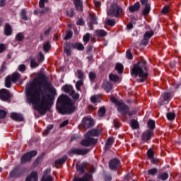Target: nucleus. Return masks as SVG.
<instances>
[{"label": "nucleus", "instance_id": "f257e3e1", "mask_svg": "<svg viewBox=\"0 0 181 181\" xmlns=\"http://www.w3.org/2000/svg\"><path fill=\"white\" fill-rule=\"evenodd\" d=\"M42 87H44L49 93L56 94V88L50 83L47 82V77L42 73L38 74L37 78H35L33 82L27 84L25 93L27 103L34 105L35 110L38 111L40 115H45L49 108V105H50L52 99L50 95H43Z\"/></svg>", "mask_w": 181, "mask_h": 181}, {"label": "nucleus", "instance_id": "f03ea898", "mask_svg": "<svg viewBox=\"0 0 181 181\" xmlns=\"http://www.w3.org/2000/svg\"><path fill=\"white\" fill-rule=\"evenodd\" d=\"M57 109L59 114H73L76 111V106L69 96L62 95L57 100Z\"/></svg>", "mask_w": 181, "mask_h": 181}, {"label": "nucleus", "instance_id": "7ed1b4c3", "mask_svg": "<svg viewBox=\"0 0 181 181\" xmlns=\"http://www.w3.org/2000/svg\"><path fill=\"white\" fill-rule=\"evenodd\" d=\"M131 74L134 77H139L137 81L139 83H144V81L148 78V76L146 62L143 60L134 64L131 71Z\"/></svg>", "mask_w": 181, "mask_h": 181}, {"label": "nucleus", "instance_id": "20e7f679", "mask_svg": "<svg viewBox=\"0 0 181 181\" xmlns=\"http://www.w3.org/2000/svg\"><path fill=\"white\" fill-rule=\"evenodd\" d=\"M110 100L113 104H115L117 107V111L120 112L122 115H125V114H128V115H134L135 112H129V107L128 105H125L124 103L121 101H118L117 98L115 97H111Z\"/></svg>", "mask_w": 181, "mask_h": 181}, {"label": "nucleus", "instance_id": "39448f33", "mask_svg": "<svg viewBox=\"0 0 181 181\" xmlns=\"http://www.w3.org/2000/svg\"><path fill=\"white\" fill-rule=\"evenodd\" d=\"M124 14V11L122 8L117 4H112L110 8L107 11V15L109 16H115L119 18L121 15Z\"/></svg>", "mask_w": 181, "mask_h": 181}, {"label": "nucleus", "instance_id": "423d86ee", "mask_svg": "<svg viewBox=\"0 0 181 181\" xmlns=\"http://www.w3.org/2000/svg\"><path fill=\"white\" fill-rule=\"evenodd\" d=\"M36 155H37V151L35 150L27 152L21 157V163L24 165V163H27V162H30V160H32V158H34V156H36Z\"/></svg>", "mask_w": 181, "mask_h": 181}, {"label": "nucleus", "instance_id": "0eeeda50", "mask_svg": "<svg viewBox=\"0 0 181 181\" xmlns=\"http://www.w3.org/2000/svg\"><path fill=\"white\" fill-rule=\"evenodd\" d=\"M86 139L82 140L81 142V145L82 146H90L91 145H95L97 144V139H94L93 137H85Z\"/></svg>", "mask_w": 181, "mask_h": 181}, {"label": "nucleus", "instance_id": "6e6552de", "mask_svg": "<svg viewBox=\"0 0 181 181\" xmlns=\"http://www.w3.org/2000/svg\"><path fill=\"white\" fill-rule=\"evenodd\" d=\"M89 151H90V150H88V149L74 148V149H71L69 152V155L70 156H71L73 154H74V155H87V153H88Z\"/></svg>", "mask_w": 181, "mask_h": 181}, {"label": "nucleus", "instance_id": "1a4fd4ad", "mask_svg": "<svg viewBox=\"0 0 181 181\" xmlns=\"http://www.w3.org/2000/svg\"><path fill=\"white\" fill-rule=\"evenodd\" d=\"M84 128H91L94 125V120L91 117H85L82 120Z\"/></svg>", "mask_w": 181, "mask_h": 181}, {"label": "nucleus", "instance_id": "9d476101", "mask_svg": "<svg viewBox=\"0 0 181 181\" xmlns=\"http://www.w3.org/2000/svg\"><path fill=\"white\" fill-rule=\"evenodd\" d=\"M93 175L91 173H86L83 177H75L73 181H92Z\"/></svg>", "mask_w": 181, "mask_h": 181}, {"label": "nucleus", "instance_id": "9b49d317", "mask_svg": "<svg viewBox=\"0 0 181 181\" xmlns=\"http://www.w3.org/2000/svg\"><path fill=\"white\" fill-rule=\"evenodd\" d=\"M10 97L11 93H9L8 90L1 89L0 90V100H2V101H6L7 100H9Z\"/></svg>", "mask_w": 181, "mask_h": 181}, {"label": "nucleus", "instance_id": "f8f14e48", "mask_svg": "<svg viewBox=\"0 0 181 181\" xmlns=\"http://www.w3.org/2000/svg\"><path fill=\"white\" fill-rule=\"evenodd\" d=\"M109 168L111 170H115L119 168V160L117 158L112 159L109 163Z\"/></svg>", "mask_w": 181, "mask_h": 181}, {"label": "nucleus", "instance_id": "ddd939ff", "mask_svg": "<svg viewBox=\"0 0 181 181\" xmlns=\"http://www.w3.org/2000/svg\"><path fill=\"white\" fill-rule=\"evenodd\" d=\"M100 135H101L100 130L92 129L85 134V138H93V136H100Z\"/></svg>", "mask_w": 181, "mask_h": 181}, {"label": "nucleus", "instance_id": "4468645a", "mask_svg": "<svg viewBox=\"0 0 181 181\" xmlns=\"http://www.w3.org/2000/svg\"><path fill=\"white\" fill-rule=\"evenodd\" d=\"M152 135H153V131L146 130L142 134V140L144 141V142H148V141L152 138Z\"/></svg>", "mask_w": 181, "mask_h": 181}, {"label": "nucleus", "instance_id": "2eb2a0df", "mask_svg": "<svg viewBox=\"0 0 181 181\" xmlns=\"http://www.w3.org/2000/svg\"><path fill=\"white\" fill-rule=\"evenodd\" d=\"M41 181H53V178L50 175V169L44 171Z\"/></svg>", "mask_w": 181, "mask_h": 181}, {"label": "nucleus", "instance_id": "dca6fc26", "mask_svg": "<svg viewBox=\"0 0 181 181\" xmlns=\"http://www.w3.org/2000/svg\"><path fill=\"white\" fill-rule=\"evenodd\" d=\"M38 174L36 171H33L30 175L27 176L25 181H37Z\"/></svg>", "mask_w": 181, "mask_h": 181}, {"label": "nucleus", "instance_id": "f3484780", "mask_svg": "<svg viewBox=\"0 0 181 181\" xmlns=\"http://www.w3.org/2000/svg\"><path fill=\"white\" fill-rule=\"evenodd\" d=\"M90 23L89 24V29H90V30H93V25H97L98 23L97 22V17L95 16V15L90 14Z\"/></svg>", "mask_w": 181, "mask_h": 181}, {"label": "nucleus", "instance_id": "a211bd4d", "mask_svg": "<svg viewBox=\"0 0 181 181\" xmlns=\"http://www.w3.org/2000/svg\"><path fill=\"white\" fill-rule=\"evenodd\" d=\"M10 117L14 121H23V116L21 114L12 112L11 113Z\"/></svg>", "mask_w": 181, "mask_h": 181}, {"label": "nucleus", "instance_id": "6ab92c4d", "mask_svg": "<svg viewBox=\"0 0 181 181\" xmlns=\"http://www.w3.org/2000/svg\"><path fill=\"white\" fill-rule=\"evenodd\" d=\"M139 8H141V5L139 4V2H137L134 5L130 6L129 7V11L132 13L134 12H136L137 11H139Z\"/></svg>", "mask_w": 181, "mask_h": 181}, {"label": "nucleus", "instance_id": "aec40b11", "mask_svg": "<svg viewBox=\"0 0 181 181\" xmlns=\"http://www.w3.org/2000/svg\"><path fill=\"white\" fill-rule=\"evenodd\" d=\"M62 90L63 91H64V93H66L67 94H70L74 90V89H73V86H70V85H65L62 87Z\"/></svg>", "mask_w": 181, "mask_h": 181}, {"label": "nucleus", "instance_id": "412c9836", "mask_svg": "<svg viewBox=\"0 0 181 181\" xmlns=\"http://www.w3.org/2000/svg\"><path fill=\"white\" fill-rule=\"evenodd\" d=\"M11 78L12 83H16V81H18V80H21V74L16 72L13 74L12 76H10Z\"/></svg>", "mask_w": 181, "mask_h": 181}, {"label": "nucleus", "instance_id": "4be33fe9", "mask_svg": "<svg viewBox=\"0 0 181 181\" xmlns=\"http://www.w3.org/2000/svg\"><path fill=\"white\" fill-rule=\"evenodd\" d=\"M74 3L78 11H83V1L81 0H74Z\"/></svg>", "mask_w": 181, "mask_h": 181}, {"label": "nucleus", "instance_id": "5701e85b", "mask_svg": "<svg viewBox=\"0 0 181 181\" xmlns=\"http://www.w3.org/2000/svg\"><path fill=\"white\" fill-rule=\"evenodd\" d=\"M103 88H105L107 93H109V91H111V90H112V85L108 81H105L103 83Z\"/></svg>", "mask_w": 181, "mask_h": 181}, {"label": "nucleus", "instance_id": "b1692460", "mask_svg": "<svg viewBox=\"0 0 181 181\" xmlns=\"http://www.w3.org/2000/svg\"><path fill=\"white\" fill-rule=\"evenodd\" d=\"M86 166H87V163H83L81 165H77L76 169L78 172H79L80 173H84V170L86 169Z\"/></svg>", "mask_w": 181, "mask_h": 181}, {"label": "nucleus", "instance_id": "393cba45", "mask_svg": "<svg viewBox=\"0 0 181 181\" xmlns=\"http://www.w3.org/2000/svg\"><path fill=\"white\" fill-rule=\"evenodd\" d=\"M109 78L110 81H114L115 83H118L120 81L119 76L118 75H115L114 74H110L109 75Z\"/></svg>", "mask_w": 181, "mask_h": 181}, {"label": "nucleus", "instance_id": "a878e982", "mask_svg": "<svg viewBox=\"0 0 181 181\" xmlns=\"http://www.w3.org/2000/svg\"><path fill=\"white\" fill-rule=\"evenodd\" d=\"M4 34L6 36H10V35L12 34V28H11V25L9 24H6V27L4 28Z\"/></svg>", "mask_w": 181, "mask_h": 181}, {"label": "nucleus", "instance_id": "bb28decb", "mask_svg": "<svg viewBox=\"0 0 181 181\" xmlns=\"http://www.w3.org/2000/svg\"><path fill=\"white\" fill-rule=\"evenodd\" d=\"M161 98H163L164 101H167V103H169V101H170V99L172 98V95L169 93H164L161 95Z\"/></svg>", "mask_w": 181, "mask_h": 181}, {"label": "nucleus", "instance_id": "cd10ccee", "mask_svg": "<svg viewBox=\"0 0 181 181\" xmlns=\"http://www.w3.org/2000/svg\"><path fill=\"white\" fill-rule=\"evenodd\" d=\"M169 174L168 173H162L158 175V179H160V180H167Z\"/></svg>", "mask_w": 181, "mask_h": 181}, {"label": "nucleus", "instance_id": "c85d7f7f", "mask_svg": "<svg viewBox=\"0 0 181 181\" xmlns=\"http://www.w3.org/2000/svg\"><path fill=\"white\" fill-rule=\"evenodd\" d=\"M148 128H149L148 131H153L155 129V121L150 119L147 122Z\"/></svg>", "mask_w": 181, "mask_h": 181}, {"label": "nucleus", "instance_id": "c756f323", "mask_svg": "<svg viewBox=\"0 0 181 181\" xmlns=\"http://www.w3.org/2000/svg\"><path fill=\"white\" fill-rule=\"evenodd\" d=\"M112 144H114V138H112V137L108 138V139L107 140L106 144H105V148L108 149V148H111Z\"/></svg>", "mask_w": 181, "mask_h": 181}, {"label": "nucleus", "instance_id": "7c9ffc66", "mask_svg": "<svg viewBox=\"0 0 181 181\" xmlns=\"http://www.w3.org/2000/svg\"><path fill=\"white\" fill-rule=\"evenodd\" d=\"M11 86H12V79L11 76H8L5 80V86L7 88H11Z\"/></svg>", "mask_w": 181, "mask_h": 181}, {"label": "nucleus", "instance_id": "2f4dec72", "mask_svg": "<svg viewBox=\"0 0 181 181\" xmlns=\"http://www.w3.org/2000/svg\"><path fill=\"white\" fill-rule=\"evenodd\" d=\"M166 117L168 121H173V119L176 118V114H175V112H168L167 113Z\"/></svg>", "mask_w": 181, "mask_h": 181}, {"label": "nucleus", "instance_id": "473e14b6", "mask_svg": "<svg viewBox=\"0 0 181 181\" xmlns=\"http://www.w3.org/2000/svg\"><path fill=\"white\" fill-rule=\"evenodd\" d=\"M66 160H67V156H64L63 158L57 160L55 163L57 165H63Z\"/></svg>", "mask_w": 181, "mask_h": 181}, {"label": "nucleus", "instance_id": "72a5a7b5", "mask_svg": "<svg viewBox=\"0 0 181 181\" xmlns=\"http://www.w3.org/2000/svg\"><path fill=\"white\" fill-rule=\"evenodd\" d=\"M95 34L97 36L103 37L107 35V32H105V30H96Z\"/></svg>", "mask_w": 181, "mask_h": 181}, {"label": "nucleus", "instance_id": "f704fd0d", "mask_svg": "<svg viewBox=\"0 0 181 181\" xmlns=\"http://www.w3.org/2000/svg\"><path fill=\"white\" fill-rule=\"evenodd\" d=\"M131 127L133 129H138L139 128V123L136 120H132Z\"/></svg>", "mask_w": 181, "mask_h": 181}, {"label": "nucleus", "instance_id": "c9c22d12", "mask_svg": "<svg viewBox=\"0 0 181 181\" xmlns=\"http://www.w3.org/2000/svg\"><path fill=\"white\" fill-rule=\"evenodd\" d=\"M72 97L73 100H78L80 98V94L76 93V90H72L71 93L69 95Z\"/></svg>", "mask_w": 181, "mask_h": 181}, {"label": "nucleus", "instance_id": "e433bc0d", "mask_svg": "<svg viewBox=\"0 0 181 181\" xmlns=\"http://www.w3.org/2000/svg\"><path fill=\"white\" fill-rule=\"evenodd\" d=\"M151 12V5L146 4L144 9L143 10V15H148Z\"/></svg>", "mask_w": 181, "mask_h": 181}, {"label": "nucleus", "instance_id": "4c0bfd02", "mask_svg": "<svg viewBox=\"0 0 181 181\" xmlns=\"http://www.w3.org/2000/svg\"><path fill=\"white\" fill-rule=\"evenodd\" d=\"M74 49H77V50H83L84 49V45L83 44L78 42L74 44Z\"/></svg>", "mask_w": 181, "mask_h": 181}, {"label": "nucleus", "instance_id": "58836bf2", "mask_svg": "<svg viewBox=\"0 0 181 181\" xmlns=\"http://www.w3.org/2000/svg\"><path fill=\"white\" fill-rule=\"evenodd\" d=\"M115 69L118 73H122L124 71V66L122 64H117Z\"/></svg>", "mask_w": 181, "mask_h": 181}, {"label": "nucleus", "instance_id": "ea45409f", "mask_svg": "<svg viewBox=\"0 0 181 181\" xmlns=\"http://www.w3.org/2000/svg\"><path fill=\"white\" fill-rule=\"evenodd\" d=\"M98 114L99 117H104V115H105V107H100V109L98 111Z\"/></svg>", "mask_w": 181, "mask_h": 181}, {"label": "nucleus", "instance_id": "a19ab883", "mask_svg": "<svg viewBox=\"0 0 181 181\" xmlns=\"http://www.w3.org/2000/svg\"><path fill=\"white\" fill-rule=\"evenodd\" d=\"M53 129V125L52 124H49L47 127V129H45L43 132H42V135L45 136L47 135V134H49L50 132V130Z\"/></svg>", "mask_w": 181, "mask_h": 181}, {"label": "nucleus", "instance_id": "79ce46f5", "mask_svg": "<svg viewBox=\"0 0 181 181\" xmlns=\"http://www.w3.org/2000/svg\"><path fill=\"white\" fill-rule=\"evenodd\" d=\"M153 33H154L153 30L147 31L145 33L144 36L149 40L152 37V36H153Z\"/></svg>", "mask_w": 181, "mask_h": 181}, {"label": "nucleus", "instance_id": "37998d69", "mask_svg": "<svg viewBox=\"0 0 181 181\" xmlns=\"http://www.w3.org/2000/svg\"><path fill=\"white\" fill-rule=\"evenodd\" d=\"M77 76L79 80L83 81L84 80V73L81 70L77 71Z\"/></svg>", "mask_w": 181, "mask_h": 181}, {"label": "nucleus", "instance_id": "c03bdc74", "mask_svg": "<svg viewBox=\"0 0 181 181\" xmlns=\"http://www.w3.org/2000/svg\"><path fill=\"white\" fill-rule=\"evenodd\" d=\"M106 23L107 25H109V26H115V20L114 19H106Z\"/></svg>", "mask_w": 181, "mask_h": 181}, {"label": "nucleus", "instance_id": "a18cd8bd", "mask_svg": "<svg viewBox=\"0 0 181 181\" xmlns=\"http://www.w3.org/2000/svg\"><path fill=\"white\" fill-rule=\"evenodd\" d=\"M83 81H78L76 83V88L78 91H81V87L83 86Z\"/></svg>", "mask_w": 181, "mask_h": 181}, {"label": "nucleus", "instance_id": "49530a36", "mask_svg": "<svg viewBox=\"0 0 181 181\" xmlns=\"http://www.w3.org/2000/svg\"><path fill=\"white\" fill-rule=\"evenodd\" d=\"M154 155H155V151H153V150L149 149L147 151V156H148V159H151L152 158H153Z\"/></svg>", "mask_w": 181, "mask_h": 181}, {"label": "nucleus", "instance_id": "de8ad7c7", "mask_svg": "<svg viewBox=\"0 0 181 181\" xmlns=\"http://www.w3.org/2000/svg\"><path fill=\"white\" fill-rule=\"evenodd\" d=\"M50 43L49 42H47L45 44H44L43 49L45 50V52H49V50H50Z\"/></svg>", "mask_w": 181, "mask_h": 181}, {"label": "nucleus", "instance_id": "09e8293b", "mask_svg": "<svg viewBox=\"0 0 181 181\" xmlns=\"http://www.w3.org/2000/svg\"><path fill=\"white\" fill-rule=\"evenodd\" d=\"M83 40L85 43L90 42V33H87L83 37Z\"/></svg>", "mask_w": 181, "mask_h": 181}, {"label": "nucleus", "instance_id": "8fccbe9b", "mask_svg": "<svg viewBox=\"0 0 181 181\" xmlns=\"http://www.w3.org/2000/svg\"><path fill=\"white\" fill-rule=\"evenodd\" d=\"M98 98H99V96L97 95H95L93 96H92L90 98V101L91 103H93V104H95V103H98Z\"/></svg>", "mask_w": 181, "mask_h": 181}, {"label": "nucleus", "instance_id": "3c124183", "mask_svg": "<svg viewBox=\"0 0 181 181\" xmlns=\"http://www.w3.org/2000/svg\"><path fill=\"white\" fill-rule=\"evenodd\" d=\"M156 173H158V170L156 168H153L148 171V174L151 175V176H154Z\"/></svg>", "mask_w": 181, "mask_h": 181}, {"label": "nucleus", "instance_id": "603ef678", "mask_svg": "<svg viewBox=\"0 0 181 181\" xmlns=\"http://www.w3.org/2000/svg\"><path fill=\"white\" fill-rule=\"evenodd\" d=\"M24 37H25V36H23V33H20L17 34L16 36V39L18 42H21V40H22Z\"/></svg>", "mask_w": 181, "mask_h": 181}, {"label": "nucleus", "instance_id": "864d4df0", "mask_svg": "<svg viewBox=\"0 0 181 181\" xmlns=\"http://www.w3.org/2000/svg\"><path fill=\"white\" fill-rule=\"evenodd\" d=\"M72 36H73V32L68 31V32H66V36L64 37V40H69V39L71 38Z\"/></svg>", "mask_w": 181, "mask_h": 181}, {"label": "nucleus", "instance_id": "5fc2aeb1", "mask_svg": "<svg viewBox=\"0 0 181 181\" xmlns=\"http://www.w3.org/2000/svg\"><path fill=\"white\" fill-rule=\"evenodd\" d=\"M95 77H97V76L95 75V74L94 72L89 73V78H90V81H94V80H95Z\"/></svg>", "mask_w": 181, "mask_h": 181}, {"label": "nucleus", "instance_id": "6e6d98bb", "mask_svg": "<svg viewBox=\"0 0 181 181\" xmlns=\"http://www.w3.org/2000/svg\"><path fill=\"white\" fill-rule=\"evenodd\" d=\"M21 18L22 19H24V21H28V17L26 16V11L25 9H23L21 11Z\"/></svg>", "mask_w": 181, "mask_h": 181}, {"label": "nucleus", "instance_id": "4d7b16f0", "mask_svg": "<svg viewBox=\"0 0 181 181\" xmlns=\"http://www.w3.org/2000/svg\"><path fill=\"white\" fill-rule=\"evenodd\" d=\"M18 70L19 71H21V73H23V71H25L26 70V66H25V64H21L18 66Z\"/></svg>", "mask_w": 181, "mask_h": 181}, {"label": "nucleus", "instance_id": "13d9d810", "mask_svg": "<svg viewBox=\"0 0 181 181\" xmlns=\"http://www.w3.org/2000/svg\"><path fill=\"white\" fill-rule=\"evenodd\" d=\"M141 43L144 46H146V45H148V43H149V39L146 37L145 36H144V39L141 41Z\"/></svg>", "mask_w": 181, "mask_h": 181}, {"label": "nucleus", "instance_id": "bf43d9fd", "mask_svg": "<svg viewBox=\"0 0 181 181\" xmlns=\"http://www.w3.org/2000/svg\"><path fill=\"white\" fill-rule=\"evenodd\" d=\"M31 67L33 68H35L37 67V66H39V63L36 62V61H35V59H31Z\"/></svg>", "mask_w": 181, "mask_h": 181}, {"label": "nucleus", "instance_id": "052dcab7", "mask_svg": "<svg viewBox=\"0 0 181 181\" xmlns=\"http://www.w3.org/2000/svg\"><path fill=\"white\" fill-rule=\"evenodd\" d=\"M38 59H39L40 63H41L42 62H43V60H45V55L43 54V53L40 52L38 54Z\"/></svg>", "mask_w": 181, "mask_h": 181}, {"label": "nucleus", "instance_id": "680f3d73", "mask_svg": "<svg viewBox=\"0 0 181 181\" xmlns=\"http://www.w3.org/2000/svg\"><path fill=\"white\" fill-rule=\"evenodd\" d=\"M6 112L5 110H0V118H6Z\"/></svg>", "mask_w": 181, "mask_h": 181}, {"label": "nucleus", "instance_id": "e2e57ef3", "mask_svg": "<svg viewBox=\"0 0 181 181\" xmlns=\"http://www.w3.org/2000/svg\"><path fill=\"white\" fill-rule=\"evenodd\" d=\"M6 49V45L4 44H0V53H4Z\"/></svg>", "mask_w": 181, "mask_h": 181}, {"label": "nucleus", "instance_id": "0e129e2a", "mask_svg": "<svg viewBox=\"0 0 181 181\" xmlns=\"http://www.w3.org/2000/svg\"><path fill=\"white\" fill-rule=\"evenodd\" d=\"M64 52L67 54V56H70V48H69V45L67 44L64 47Z\"/></svg>", "mask_w": 181, "mask_h": 181}, {"label": "nucleus", "instance_id": "69168bd1", "mask_svg": "<svg viewBox=\"0 0 181 181\" xmlns=\"http://www.w3.org/2000/svg\"><path fill=\"white\" fill-rule=\"evenodd\" d=\"M47 2V0H40L39 2L40 8H45V3Z\"/></svg>", "mask_w": 181, "mask_h": 181}, {"label": "nucleus", "instance_id": "338daca9", "mask_svg": "<svg viewBox=\"0 0 181 181\" xmlns=\"http://www.w3.org/2000/svg\"><path fill=\"white\" fill-rule=\"evenodd\" d=\"M49 11H50V9L49 8H45L43 10L40 11V14L45 15V13H47V12H49Z\"/></svg>", "mask_w": 181, "mask_h": 181}, {"label": "nucleus", "instance_id": "774afa93", "mask_svg": "<svg viewBox=\"0 0 181 181\" xmlns=\"http://www.w3.org/2000/svg\"><path fill=\"white\" fill-rule=\"evenodd\" d=\"M169 12V6H165L162 10V13H168Z\"/></svg>", "mask_w": 181, "mask_h": 181}]
</instances>
